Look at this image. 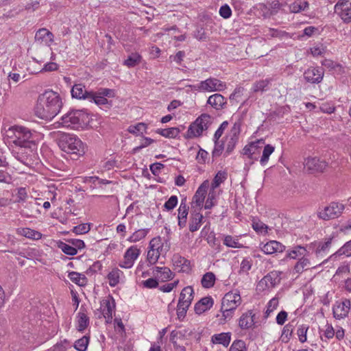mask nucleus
Segmentation results:
<instances>
[{
  "instance_id": "09e8293b",
  "label": "nucleus",
  "mask_w": 351,
  "mask_h": 351,
  "mask_svg": "<svg viewBox=\"0 0 351 351\" xmlns=\"http://www.w3.org/2000/svg\"><path fill=\"white\" fill-rule=\"evenodd\" d=\"M229 351H247V348L245 341L239 339L233 341Z\"/></svg>"
},
{
  "instance_id": "aec40b11",
  "label": "nucleus",
  "mask_w": 351,
  "mask_h": 351,
  "mask_svg": "<svg viewBox=\"0 0 351 351\" xmlns=\"http://www.w3.org/2000/svg\"><path fill=\"white\" fill-rule=\"evenodd\" d=\"M193 289L191 287L188 286L184 287L180 294L178 300L180 306H190L193 300Z\"/></svg>"
},
{
  "instance_id": "4c0bfd02",
  "label": "nucleus",
  "mask_w": 351,
  "mask_h": 351,
  "mask_svg": "<svg viewBox=\"0 0 351 351\" xmlns=\"http://www.w3.org/2000/svg\"><path fill=\"white\" fill-rule=\"evenodd\" d=\"M308 6V3L303 0L295 1L290 5V10L293 13L304 10Z\"/></svg>"
},
{
  "instance_id": "393cba45",
  "label": "nucleus",
  "mask_w": 351,
  "mask_h": 351,
  "mask_svg": "<svg viewBox=\"0 0 351 351\" xmlns=\"http://www.w3.org/2000/svg\"><path fill=\"white\" fill-rule=\"evenodd\" d=\"M16 232L21 236L32 240H38L42 237V234L40 232L28 228H18Z\"/></svg>"
},
{
  "instance_id": "72a5a7b5",
  "label": "nucleus",
  "mask_w": 351,
  "mask_h": 351,
  "mask_svg": "<svg viewBox=\"0 0 351 351\" xmlns=\"http://www.w3.org/2000/svg\"><path fill=\"white\" fill-rule=\"evenodd\" d=\"M89 100L90 101H94L97 105L101 106L106 105V108H109L111 106V101L109 102L108 100L101 95L98 93H95L92 92V95L90 97Z\"/></svg>"
},
{
  "instance_id": "dca6fc26",
  "label": "nucleus",
  "mask_w": 351,
  "mask_h": 351,
  "mask_svg": "<svg viewBox=\"0 0 351 351\" xmlns=\"http://www.w3.org/2000/svg\"><path fill=\"white\" fill-rule=\"evenodd\" d=\"M208 187L209 182L205 180L197 189L193 197V203L195 204L197 206H202Z\"/></svg>"
},
{
  "instance_id": "c9c22d12",
  "label": "nucleus",
  "mask_w": 351,
  "mask_h": 351,
  "mask_svg": "<svg viewBox=\"0 0 351 351\" xmlns=\"http://www.w3.org/2000/svg\"><path fill=\"white\" fill-rule=\"evenodd\" d=\"M77 317V330L84 331L89 324V317L82 311L78 313Z\"/></svg>"
},
{
  "instance_id": "9d476101",
  "label": "nucleus",
  "mask_w": 351,
  "mask_h": 351,
  "mask_svg": "<svg viewBox=\"0 0 351 351\" xmlns=\"http://www.w3.org/2000/svg\"><path fill=\"white\" fill-rule=\"evenodd\" d=\"M140 253V250L136 246L130 247L124 254L123 261L119 265L122 268H131Z\"/></svg>"
},
{
  "instance_id": "c756f323",
  "label": "nucleus",
  "mask_w": 351,
  "mask_h": 351,
  "mask_svg": "<svg viewBox=\"0 0 351 351\" xmlns=\"http://www.w3.org/2000/svg\"><path fill=\"white\" fill-rule=\"evenodd\" d=\"M68 276L73 282L79 286H84L86 285L87 278L84 274L76 271H71L69 273Z\"/></svg>"
},
{
  "instance_id": "37998d69",
  "label": "nucleus",
  "mask_w": 351,
  "mask_h": 351,
  "mask_svg": "<svg viewBox=\"0 0 351 351\" xmlns=\"http://www.w3.org/2000/svg\"><path fill=\"white\" fill-rule=\"evenodd\" d=\"M234 311L235 310L230 308H225L224 306H221L222 316L221 318L219 319L220 324H224L228 320L230 319L232 317Z\"/></svg>"
},
{
  "instance_id": "f704fd0d",
  "label": "nucleus",
  "mask_w": 351,
  "mask_h": 351,
  "mask_svg": "<svg viewBox=\"0 0 351 351\" xmlns=\"http://www.w3.org/2000/svg\"><path fill=\"white\" fill-rule=\"evenodd\" d=\"M121 274H122V271L117 268L113 269L108 274V279L110 287H115L119 284Z\"/></svg>"
},
{
  "instance_id": "9b49d317",
  "label": "nucleus",
  "mask_w": 351,
  "mask_h": 351,
  "mask_svg": "<svg viewBox=\"0 0 351 351\" xmlns=\"http://www.w3.org/2000/svg\"><path fill=\"white\" fill-rule=\"evenodd\" d=\"M324 77V69L318 67H311L304 73V77L306 82L312 84H319Z\"/></svg>"
},
{
  "instance_id": "412c9836",
  "label": "nucleus",
  "mask_w": 351,
  "mask_h": 351,
  "mask_svg": "<svg viewBox=\"0 0 351 351\" xmlns=\"http://www.w3.org/2000/svg\"><path fill=\"white\" fill-rule=\"evenodd\" d=\"M203 215L199 213V211H197L196 210L191 212L190 221H189V230L191 232H194L197 231L202 222Z\"/></svg>"
},
{
  "instance_id": "e2e57ef3",
  "label": "nucleus",
  "mask_w": 351,
  "mask_h": 351,
  "mask_svg": "<svg viewBox=\"0 0 351 351\" xmlns=\"http://www.w3.org/2000/svg\"><path fill=\"white\" fill-rule=\"evenodd\" d=\"M219 14L223 19H229L232 16V10L227 4L222 5L219 9Z\"/></svg>"
},
{
  "instance_id": "b1692460",
  "label": "nucleus",
  "mask_w": 351,
  "mask_h": 351,
  "mask_svg": "<svg viewBox=\"0 0 351 351\" xmlns=\"http://www.w3.org/2000/svg\"><path fill=\"white\" fill-rule=\"evenodd\" d=\"M207 104L210 105L216 110H219L226 104V100L221 94L215 93L208 97Z\"/></svg>"
},
{
  "instance_id": "bf43d9fd",
  "label": "nucleus",
  "mask_w": 351,
  "mask_h": 351,
  "mask_svg": "<svg viewBox=\"0 0 351 351\" xmlns=\"http://www.w3.org/2000/svg\"><path fill=\"white\" fill-rule=\"evenodd\" d=\"M178 204V197L176 195H172L169 199L165 203L164 207L167 210H173Z\"/></svg>"
},
{
  "instance_id": "864d4df0",
  "label": "nucleus",
  "mask_w": 351,
  "mask_h": 351,
  "mask_svg": "<svg viewBox=\"0 0 351 351\" xmlns=\"http://www.w3.org/2000/svg\"><path fill=\"white\" fill-rule=\"evenodd\" d=\"M278 298L277 297H274L271 299L267 305V310L265 311V317H269L271 313H272L278 306Z\"/></svg>"
},
{
  "instance_id": "c03bdc74",
  "label": "nucleus",
  "mask_w": 351,
  "mask_h": 351,
  "mask_svg": "<svg viewBox=\"0 0 351 351\" xmlns=\"http://www.w3.org/2000/svg\"><path fill=\"white\" fill-rule=\"evenodd\" d=\"M310 262L308 258L302 257L299 261L295 264L294 270L296 273H302L304 269H308Z\"/></svg>"
},
{
  "instance_id": "f8f14e48",
  "label": "nucleus",
  "mask_w": 351,
  "mask_h": 351,
  "mask_svg": "<svg viewBox=\"0 0 351 351\" xmlns=\"http://www.w3.org/2000/svg\"><path fill=\"white\" fill-rule=\"evenodd\" d=\"M241 298L239 292H228L223 296L221 302V306L230 308L235 310L241 304Z\"/></svg>"
},
{
  "instance_id": "423d86ee",
  "label": "nucleus",
  "mask_w": 351,
  "mask_h": 351,
  "mask_svg": "<svg viewBox=\"0 0 351 351\" xmlns=\"http://www.w3.org/2000/svg\"><path fill=\"white\" fill-rule=\"evenodd\" d=\"M191 87L197 91L213 92L223 90L226 85L224 82L215 77H210Z\"/></svg>"
},
{
  "instance_id": "5701e85b",
  "label": "nucleus",
  "mask_w": 351,
  "mask_h": 351,
  "mask_svg": "<svg viewBox=\"0 0 351 351\" xmlns=\"http://www.w3.org/2000/svg\"><path fill=\"white\" fill-rule=\"evenodd\" d=\"M178 211V226L180 228H183L186 225L189 214V207L186 206L185 200H182Z\"/></svg>"
},
{
  "instance_id": "a18cd8bd",
  "label": "nucleus",
  "mask_w": 351,
  "mask_h": 351,
  "mask_svg": "<svg viewBox=\"0 0 351 351\" xmlns=\"http://www.w3.org/2000/svg\"><path fill=\"white\" fill-rule=\"evenodd\" d=\"M147 125L143 123H138L135 125H131L128 128V132L134 134H143L145 132Z\"/></svg>"
},
{
  "instance_id": "6e6552de",
  "label": "nucleus",
  "mask_w": 351,
  "mask_h": 351,
  "mask_svg": "<svg viewBox=\"0 0 351 351\" xmlns=\"http://www.w3.org/2000/svg\"><path fill=\"white\" fill-rule=\"evenodd\" d=\"M343 209L344 206L342 204L332 202L324 210L319 212L318 217L324 220L335 219L341 214Z\"/></svg>"
},
{
  "instance_id": "e433bc0d",
  "label": "nucleus",
  "mask_w": 351,
  "mask_h": 351,
  "mask_svg": "<svg viewBox=\"0 0 351 351\" xmlns=\"http://www.w3.org/2000/svg\"><path fill=\"white\" fill-rule=\"evenodd\" d=\"M341 255H346L347 256H351V240L346 242L340 249H339L335 253H334L330 258H337Z\"/></svg>"
},
{
  "instance_id": "0eeeda50",
  "label": "nucleus",
  "mask_w": 351,
  "mask_h": 351,
  "mask_svg": "<svg viewBox=\"0 0 351 351\" xmlns=\"http://www.w3.org/2000/svg\"><path fill=\"white\" fill-rule=\"evenodd\" d=\"M281 273L272 271L265 276L258 283L256 289L260 291L274 288L281 280Z\"/></svg>"
},
{
  "instance_id": "3c124183",
  "label": "nucleus",
  "mask_w": 351,
  "mask_h": 351,
  "mask_svg": "<svg viewBox=\"0 0 351 351\" xmlns=\"http://www.w3.org/2000/svg\"><path fill=\"white\" fill-rule=\"evenodd\" d=\"M306 253V250L300 245L297 246L292 251L288 254V256L291 258H296L298 256H302L304 257Z\"/></svg>"
},
{
  "instance_id": "680f3d73",
  "label": "nucleus",
  "mask_w": 351,
  "mask_h": 351,
  "mask_svg": "<svg viewBox=\"0 0 351 351\" xmlns=\"http://www.w3.org/2000/svg\"><path fill=\"white\" fill-rule=\"evenodd\" d=\"M223 149H224V144L223 142L220 143L219 141V140L217 141H215V147H214V149L212 153L213 157L219 156L221 154Z\"/></svg>"
},
{
  "instance_id": "774afa93",
  "label": "nucleus",
  "mask_w": 351,
  "mask_h": 351,
  "mask_svg": "<svg viewBox=\"0 0 351 351\" xmlns=\"http://www.w3.org/2000/svg\"><path fill=\"white\" fill-rule=\"evenodd\" d=\"M69 345V341L67 339H64L60 343H56L51 349V351H66V346Z\"/></svg>"
},
{
  "instance_id": "13d9d810",
  "label": "nucleus",
  "mask_w": 351,
  "mask_h": 351,
  "mask_svg": "<svg viewBox=\"0 0 351 351\" xmlns=\"http://www.w3.org/2000/svg\"><path fill=\"white\" fill-rule=\"evenodd\" d=\"M90 230V224L82 223L73 228V232L77 234H85Z\"/></svg>"
},
{
  "instance_id": "cd10ccee",
  "label": "nucleus",
  "mask_w": 351,
  "mask_h": 351,
  "mask_svg": "<svg viewBox=\"0 0 351 351\" xmlns=\"http://www.w3.org/2000/svg\"><path fill=\"white\" fill-rule=\"evenodd\" d=\"M264 144L263 140H258L255 142H252L246 145L243 149V154L247 156L250 158L253 159V155L256 153L259 146L258 144Z\"/></svg>"
},
{
  "instance_id": "8fccbe9b",
  "label": "nucleus",
  "mask_w": 351,
  "mask_h": 351,
  "mask_svg": "<svg viewBox=\"0 0 351 351\" xmlns=\"http://www.w3.org/2000/svg\"><path fill=\"white\" fill-rule=\"evenodd\" d=\"M58 247L61 249L64 254L68 255L73 256L77 253V250H75V247L64 242H60Z\"/></svg>"
},
{
  "instance_id": "f03ea898",
  "label": "nucleus",
  "mask_w": 351,
  "mask_h": 351,
  "mask_svg": "<svg viewBox=\"0 0 351 351\" xmlns=\"http://www.w3.org/2000/svg\"><path fill=\"white\" fill-rule=\"evenodd\" d=\"M58 146L63 152L70 154L71 159L77 160L85 154L82 141L75 135L62 134L58 138Z\"/></svg>"
},
{
  "instance_id": "338daca9",
  "label": "nucleus",
  "mask_w": 351,
  "mask_h": 351,
  "mask_svg": "<svg viewBox=\"0 0 351 351\" xmlns=\"http://www.w3.org/2000/svg\"><path fill=\"white\" fill-rule=\"evenodd\" d=\"M27 193L25 188L21 187L18 189L16 202L21 203L25 201Z\"/></svg>"
},
{
  "instance_id": "ddd939ff",
  "label": "nucleus",
  "mask_w": 351,
  "mask_h": 351,
  "mask_svg": "<svg viewBox=\"0 0 351 351\" xmlns=\"http://www.w3.org/2000/svg\"><path fill=\"white\" fill-rule=\"evenodd\" d=\"M351 308V301L345 299L341 302L337 303L332 309L334 317L336 319H342L346 317Z\"/></svg>"
},
{
  "instance_id": "69168bd1",
  "label": "nucleus",
  "mask_w": 351,
  "mask_h": 351,
  "mask_svg": "<svg viewBox=\"0 0 351 351\" xmlns=\"http://www.w3.org/2000/svg\"><path fill=\"white\" fill-rule=\"evenodd\" d=\"M238 137L235 136H230V138L228 139V141L226 145V153L227 154H230L234 149L235 145L237 142Z\"/></svg>"
},
{
  "instance_id": "bb28decb",
  "label": "nucleus",
  "mask_w": 351,
  "mask_h": 351,
  "mask_svg": "<svg viewBox=\"0 0 351 351\" xmlns=\"http://www.w3.org/2000/svg\"><path fill=\"white\" fill-rule=\"evenodd\" d=\"M231 340L230 332H222L219 334H215L212 336L211 341L213 343L221 344L225 347H228Z\"/></svg>"
},
{
  "instance_id": "4d7b16f0",
  "label": "nucleus",
  "mask_w": 351,
  "mask_h": 351,
  "mask_svg": "<svg viewBox=\"0 0 351 351\" xmlns=\"http://www.w3.org/2000/svg\"><path fill=\"white\" fill-rule=\"evenodd\" d=\"M161 269L162 271L158 277L160 278L162 281H166L173 278V274L169 268L163 267V269Z\"/></svg>"
},
{
  "instance_id": "f257e3e1",
  "label": "nucleus",
  "mask_w": 351,
  "mask_h": 351,
  "mask_svg": "<svg viewBox=\"0 0 351 351\" xmlns=\"http://www.w3.org/2000/svg\"><path fill=\"white\" fill-rule=\"evenodd\" d=\"M62 107L60 95L52 90H47L39 95L35 114L40 119L51 120L60 112Z\"/></svg>"
},
{
  "instance_id": "79ce46f5",
  "label": "nucleus",
  "mask_w": 351,
  "mask_h": 351,
  "mask_svg": "<svg viewBox=\"0 0 351 351\" xmlns=\"http://www.w3.org/2000/svg\"><path fill=\"white\" fill-rule=\"evenodd\" d=\"M149 232V229H140L134 232L129 238L130 242H137L145 238Z\"/></svg>"
},
{
  "instance_id": "ea45409f",
  "label": "nucleus",
  "mask_w": 351,
  "mask_h": 351,
  "mask_svg": "<svg viewBox=\"0 0 351 351\" xmlns=\"http://www.w3.org/2000/svg\"><path fill=\"white\" fill-rule=\"evenodd\" d=\"M89 343V337L84 335L75 341L74 348L78 351H86Z\"/></svg>"
},
{
  "instance_id": "c85d7f7f",
  "label": "nucleus",
  "mask_w": 351,
  "mask_h": 351,
  "mask_svg": "<svg viewBox=\"0 0 351 351\" xmlns=\"http://www.w3.org/2000/svg\"><path fill=\"white\" fill-rule=\"evenodd\" d=\"M155 241V239H152L150 243V249L147 252V260L149 262L150 265L155 264L159 257H160V252L158 251V249H154V244L153 243Z\"/></svg>"
},
{
  "instance_id": "a211bd4d",
  "label": "nucleus",
  "mask_w": 351,
  "mask_h": 351,
  "mask_svg": "<svg viewBox=\"0 0 351 351\" xmlns=\"http://www.w3.org/2000/svg\"><path fill=\"white\" fill-rule=\"evenodd\" d=\"M213 299L210 297H204L199 300L194 306V311L196 314L200 315L209 310L213 305Z\"/></svg>"
},
{
  "instance_id": "4468645a",
  "label": "nucleus",
  "mask_w": 351,
  "mask_h": 351,
  "mask_svg": "<svg viewBox=\"0 0 351 351\" xmlns=\"http://www.w3.org/2000/svg\"><path fill=\"white\" fill-rule=\"evenodd\" d=\"M333 237H330L325 239L324 241H315L312 243L309 248H313L317 256H323L326 253L332 245Z\"/></svg>"
},
{
  "instance_id": "de8ad7c7",
  "label": "nucleus",
  "mask_w": 351,
  "mask_h": 351,
  "mask_svg": "<svg viewBox=\"0 0 351 351\" xmlns=\"http://www.w3.org/2000/svg\"><path fill=\"white\" fill-rule=\"evenodd\" d=\"M141 61V56L137 53H132L124 61V64L128 67H134Z\"/></svg>"
},
{
  "instance_id": "473e14b6",
  "label": "nucleus",
  "mask_w": 351,
  "mask_h": 351,
  "mask_svg": "<svg viewBox=\"0 0 351 351\" xmlns=\"http://www.w3.org/2000/svg\"><path fill=\"white\" fill-rule=\"evenodd\" d=\"M215 280V275L213 272H207L203 276L201 283L203 287L209 289L214 286Z\"/></svg>"
},
{
  "instance_id": "5fc2aeb1",
  "label": "nucleus",
  "mask_w": 351,
  "mask_h": 351,
  "mask_svg": "<svg viewBox=\"0 0 351 351\" xmlns=\"http://www.w3.org/2000/svg\"><path fill=\"white\" fill-rule=\"evenodd\" d=\"M269 84V80H263L256 82L253 85V90L254 92L263 91L265 88L268 86Z\"/></svg>"
},
{
  "instance_id": "58836bf2",
  "label": "nucleus",
  "mask_w": 351,
  "mask_h": 351,
  "mask_svg": "<svg viewBox=\"0 0 351 351\" xmlns=\"http://www.w3.org/2000/svg\"><path fill=\"white\" fill-rule=\"evenodd\" d=\"M274 147L271 145H266L263 151V155L260 160L261 165H265L269 160V156L274 152Z\"/></svg>"
},
{
  "instance_id": "4be33fe9",
  "label": "nucleus",
  "mask_w": 351,
  "mask_h": 351,
  "mask_svg": "<svg viewBox=\"0 0 351 351\" xmlns=\"http://www.w3.org/2000/svg\"><path fill=\"white\" fill-rule=\"evenodd\" d=\"M71 92L72 97L77 99H89L92 95V92L87 91L82 84H75Z\"/></svg>"
},
{
  "instance_id": "6ab92c4d",
  "label": "nucleus",
  "mask_w": 351,
  "mask_h": 351,
  "mask_svg": "<svg viewBox=\"0 0 351 351\" xmlns=\"http://www.w3.org/2000/svg\"><path fill=\"white\" fill-rule=\"evenodd\" d=\"M254 316L255 314L252 310L243 313L239 320V327L243 330L252 328L255 324Z\"/></svg>"
},
{
  "instance_id": "f3484780",
  "label": "nucleus",
  "mask_w": 351,
  "mask_h": 351,
  "mask_svg": "<svg viewBox=\"0 0 351 351\" xmlns=\"http://www.w3.org/2000/svg\"><path fill=\"white\" fill-rule=\"evenodd\" d=\"M261 250L267 254H272L282 252L285 250V246L277 241L272 240L265 243Z\"/></svg>"
},
{
  "instance_id": "7c9ffc66",
  "label": "nucleus",
  "mask_w": 351,
  "mask_h": 351,
  "mask_svg": "<svg viewBox=\"0 0 351 351\" xmlns=\"http://www.w3.org/2000/svg\"><path fill=\"white\" fill-rule=\"evenodd\" d=\"M294 328V322L292 321L285 325L282 329L280 339L284 343L289 342Z\"/></svg>"
},
{
  "instance_id": "49530a36",
  "label": "nucleus",
  "mask_w": 351,
  "mask_h": 351,
  "mask_svg": "<svg viewBox=\"0 0 351 351\" xmlns=\"http://www.w3.org/2000/svg\"><path fill=\"white\" fill-rule=\"evenodd\" d=\"M45 37H47L50 40H51L53 37V34L45 28L38 29L35 35V39L36 40L42 41Z\"/></svg>"
},
{
  "instance_id": "39448f33",
  "label": "nucleus",
  "mask_w": 351,
  "mask_h": 351,
  "mask_svg": "<svg viewBox=\"0 0 351 351\" xmlns=\"http://www.w3.org/2000/svg\"><path fill=\"white\" fill-rule=\"evenodd\" d=\"M34 135L35 132L29 128L17 126L15 129V138L13 143L16 146L32 149L36 146Z\"/></svg>"
},
{
  "instance_id": "052dcab7",
  "label": "nucleus",
  "mask_w": 351,
  "mask_h": 351,
  "mask_svg": "<svg viewBox=\"0 0 351 351\" xmlns=\"http://www.w3.org/2000/svg\"><path fill=\"white\" fill-rule=\"evenodd\" d=\"M252 265L251 261L247 258L243 259L241 263L239 274H248V271L252 268Z\"/></svg>"
},
{
  "instance_id": "a19ab883",
  "label": "nucleus",
  "mask_w": 351,
  "mask_h": 351,
  "mask_svg": "<svg viewBox=\"0 0 351 351\" xmlns=\"http://www.w3.org/2000/svg\"><path fill=\"white\" fill-rule=\"evenodd\" d=\"M226 179V173L223 171H219L214 177L211 183V190L214 191Z\"/></svg>"
},
{
  "instance_id": "a878e982",
  "label": "nucleus",
  "mask_w": 351,
  "mask_h": 351,
  "mask_svg": "<svg viewBox=\"0 0 351 351\" xmlns=\"http://www.w3.org/2000/svg\"><path fill=\"white\" fill-rule=\"evenodd\" d=\"M172 261L174 266L180 268V271L186 272L190 269V262L184 257H182L179 254H175Z\"/></svg>"
},
{
  "instance_id": "2eb2a0df",
  "label": "nucleus",
  "mask_w": 351,
  "mask_h": 351,
  "mask_svg": "<svg viewBox=\"0 0 351 351\" xmlns=\"http://www.w3.org/2000/svg\"><path fill=\"white\" fill-rule=\"evenodd\" d=\"M101 308L106 323H111L115 309V302L114 299L111 298V300L109 299L104 300L101 302Z\"/></svg>"
},
{
  "instance_id": "7ed1b4c3",
  "label": "nucleus",
  "mask_w": 351,
  "mask_h": 351,
  "mask_svg": "<svg viewBox=\"0 0 351 351\" xmlns=\"http://www.w3.org/2000/svg\"><path fill=\"white\" fill-rule=\"evenodd\" d=\"M61 120L63 126L79 130L87 124L89 118L88 114L83 110H72L62 116Z\"/></svg>"
},
{
  "instance_id": "603ef678",
  "label": "nucleus",
  "mask_w": 351,
  "mask_h": 351,
  "mask_svg": "<svg viewBox=\"0 0 351 351\" xmlns=\"http://www.w3.org/2000/svg\"><path fill=\"white\" fill-rule=\"evenodd\" d=\"M348 8H351V2L350 0H339L335 6V12L339 13Z\"/></svg>"
},
{
  "instance_id": "6e6d98bb",
  "label": "nucleus",
  "mask_w": 351,
  "mask_h": 351,
  "mask_svg": "<svg viewBox=\"0 0 351 351\" xmlns=\"http://www.w3.org/2000/svg\"><path fill=\"white\" fill-rule=\"evenodd\" d=\"M308 329V326L304 324L298 327L297 334L300 342L304 343L306 341V332Z\"/></svg>"
},
{
  "instance_id": "20e7f679",
  "label": "nucleus",
  "mask_w": 351,
  "mask_h": 351,
  "mask_svg": "<svg viewBox=\"0 0 351 351\" xmlns=\"http://www.w3.org/2000/svg\"><path fill=\"white\" fill-rule=\"evenodd\" d=\"M211 124V117L208 114H202L195 121L191 123L186 133L184 135L186 139L197 138L202 136L204 131L207 130Z\"/></svg>"
},
{
  "instance_id": "1a4fd4ad",
  "label": "nucleus",
  "mask_w": 351,
  "mask_h": 351,
  "mask_svg": "<svg viewBox=\"0 0 351 351\" xmlns=\"http://www.w3.org/2000/svg\"><path fill=\"white\" fill-rule=\"evenodd\" d=\"M304 165V167L311 173H322L328 166L326 161L321 160L319 158L317 157L307 158L305 160Z\"/></svg>"
},
{
  "instance_id": "2f4dec72",
  "label": "nucleus",
  "mask_w": 351,
  "mask_h": 351,
  "mask_svg": "<svg viewBox=\"0 0 351 351\" xmlns=\"http://www.w3.org/2000/svg\"><path fill=\"white\" fill-rule=\"evenodd\" d=\"M156 132L166 138H176L180 132L178 128H169L167 129H158Z\"/></svg>"
},
{
  "instance_id": "0e129e2a",
  "label": "nucleus",
  "mask_w": 351,
  "mask_h": 351,
  "mask_svg": "<svg viewBox=\"0 0 351 351\" xmlns=\"http://www.w3.org/2000/svg\"><path fill=\"white\" fill-rule=\"evenodd\" d=\"M228 122L227 121H223L219 126V128L217 130L214 134L213 140L214 141H217L219 139L221 135L223 133L225 129L228 127Z\"/></svg>"
}]
</instances>
